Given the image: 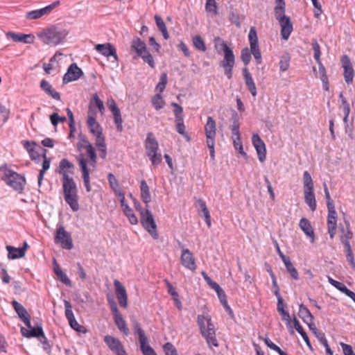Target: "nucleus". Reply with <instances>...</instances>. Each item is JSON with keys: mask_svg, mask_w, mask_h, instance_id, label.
<instances>
[{"mask_svg": "<svg viewBox=\"0 0 355 355\" xmlns=\"http://www.w3.org/2000/svg\"><path fill=\"white\" fill-rule=\"evenodd\" d=\"M74 164L66 158L60 160L56 172L62 175L64 199L73 211L79 209L78 189L73 178L69 174H74Z\"/></svg>", "mask_w": 355, "mask_h": 355, "instance_id": "1", "label": "nucleus"}, {"mask_svg": "<svg viewBox=\"0 0 355 355\" xmlns=\"http://www.w3.org/2000/svg\"><path fill=\"white\" fill-rule=\"evenodd\" d=\"M215 48L218 53L223 52V59L220 62V66L223 69L224 73L228 80L232 78L233 69L235 66V55L231 47L223 40L217 37L214 40Z\"/></svg>", "mask_w": 355, "mask_h": 355, "instance_id": "2", "label": "nucleus"}, {"mask_svg": "<svg viewBox=\"0 0 355 355\" xmlns=\"http://www.w3.org/2000/svg\"><path fill=\"white\" fill-rule=\"evenodd\" d=\"M197 324L202 336L206 340L207 345L211 347H218L216 338V329L209 315H198Z\"/></svg>", "mask_w": 355, "mask_h": 355, "instance_id": "3", "label": "nucleus"}, {"mask_svg": "<svg viewBox=\"0 0 355 355\" xmlns=\"http://www.w3.org/2000/svg\"><path fill=\"white\" fill-rule=\"evenodd\" d=\"M0 171H3L1 180L4 181L8 186L18 192H21L24 189L26 179L24 175L12 171L4 164L0 167Z\"/></svg>", "mask_w": 355, "mask_h": 355, "instance_id": "4", "label": "nucleus"}, {"mask_svg": "<svg viewBox=\"0 0 355 355\" xmlns=\"http://www.w3.org/2000/svg\"><path fill=\"white\" fill-rule=\"evenodd\" d=\"M68 32L63 28L51 26L39 35V37L46 44L57 46L65 39Z\"/></svg>", "mask_w": 355, "mask_h": 355, "instance_id": "5", "label": "nucleus"}, {"mask_svg": "<svg viewBox=\"0 0 355 355\" xmlns=\"http://www.w3.org/2000/svg\"><path fill=\"white\" fill-rule=\"evenodd\" d=\"M303 186L304 202L309 207L311 211H315L317 207L315 196L314 193V185L311 175L308 171L303 173Z\"/></svg>", "mask_w": 355, "mask_h": 355, "instance_id": "6", "label": "nucleus"}, {"mask_svg": "<svg viewBox=\"0 0 355 355\" xmlns=\"http://www.w3.org/2000/svg\"><path fill=\"white\" fill-rule=\"evenodd\" d=\"M206 144L209 150V155L212 160L215 159V138L216 136V123L212 116H208L205 125Z\"/></svg>", "mask_w": 355, "mask_h": 355, "instance_id": "7", "label": "nucleus"}, {"mask_svg": "<svg viewBox=\"0 0 355 355\" xmlns=\"http://www.w3.org/2000/svg\"><path fill=\"white\" fill-rule=\"evenodd\" d=\"M285 12H275V16L281 26L282 38L287 40L293 30V26L290 17L286 15Z\"/></svg>", "mask_w": 355, "mask_h": 355, "instance_id": "8", "label": "nucleus"}, {"mask_svg": "<svg viewBox=\"0 0 355 355\" xmlns=\"http://www.w3.org/2000/svg\"><path fill=\"white\" fill-rule=\"evenodd\" d=\"M54 241L65 250H71L73 247L71 234L66 231L62 225L57 227Z\"/></svg>", "mask_w": 355, "mask_h": 355, "instance_id": "9", "label": "nucleus"}, {"mask_svg": "<svg viewBox=\"0 0 355 355\" xmlns=\"http://www.w3.org/2000/svg\"><path fill=\"white\" fill-rule=\"evenodd\" d=\"M171 106L174 107L173 114L175 116L176 131L189 141L190 138L186 131V127L184 123L183 108L180 105L175 102L171 103Z\"/></svg>", "mask_w": 355, "mask_h": 355, "instance_id": "10", "label": "nucleus"}, {"mask_svg": "<svg viewBox=\"0 0 355 355\" xmlns=\"http://www.w3.org/2000/svg\"><path fill=\"white\" fill-rule=\"evenodd\" d=\"M140 218L141 224L143 227L154 239H157L159 237V234L157 231V225L151 211L146 209L145 213L141 214Z\"/></svg>", "mask_w": 355, "mask_h": 355, "instance_id": "11", "label": "nucleus"}, {"mask_svg": "<svg viewBox=\"0 0 355 355\" xmlns=\"http://www.w3.org/2000/svg\"><path fill=\"white\" fill-rule=\"evenodd\" d=\"M103 340L107 347L112 351L115 355H126V351L121 340L110 335L104 336Z\"/></svg>", "mask_w": 355, "mask_h": 355, "instance_id": "12", "label": "nucleus"}, {"mask_svg": "<svg viewBox=\"0 0 355 355\" xmlns=\"http://www.w3.org/2000/svg\"><path fill=\"white\" fill-rule=\"evenodd\" d=\"M340 62L342 67L344 69L343 76L345 81L347 85L352 84L354 76V70L352 67L349 57L347 55H342Z\"/></svg>", "mask_w": 355, "mask_h": 355, "instance_id": "13", "label": "nucleus"}, {"mask_svg": "<svg viewBox=\"0 0 355 355\" xmlns=\"http://www.w3.org/2000/svg\"><path fill=\"white\" fill-rule=\"evenodd\" d=\"M20 331L21 335L28 338H37L38 339L41 336H44V333L40 320L35 322V327H32L31 324L30 327H21Z\"/></svg>", "mask_w": 355, "mask_h": 355, "instance_id": "14", "label": "nucleus"}, {"mask_svg": "<svg viewBox=\"0 0 355 355\" xmlns=\"http://www.w3.org/2000/svg\"><path fill=\"white\" fill-rule=\"evenodd\" d=\"M252 143L256 149L259 160L261 162H263L266 158V148L265 143L258 133H253Z\"/></svg>", "mask_w": 355, "mask_h": 355, "instance_id": "15", "label": "nucleus"}, {"mask_svg": "<svg viewBox=\"0 0 355 355\" xmlns=\"http://www.w3.org/2000/svg\"><path fill=\"white\" fill-rule=\"evenodd\" d=\"M83 75V71L78 67L76 63H72L67 69V73L62 78V83L64 84L78 80L81 76Z\"/></svg>", "mask_w": 355, "mask_h": 355, "instance_id": "16", "label": "nucleus"}, {"mask_svg": "<svg viewBox=\"0 0 355 355\" xmlns=\"http://www.w3.org/2000/svg\"><path fill=\"white\" fill-rule=\"evenodd\" d=\"M95 50L105 57L112 56L116 62H118L119 57L116 53V49L113 44L110 42L105 44H98L95 45Z\"/></svg>", "mask_w": 355, "mask_h": 355, "instance_id": "17", "label": "nucleus"}, {"mask_svg": "<svg viewBox=\"0 0 355 355\" xmlns=\"http://www.w3.org/2000/svg\"><path fill=\"white\" fill-rule=\"evenodd\" d=\"M346 230L343 225H340L339 230L342 233L340 236L341 243L344 245L345 249L350 248L351 245L349 241L353 238V232L350 227V223L347 220H345Z\"/></svg>", "mask_w": 355, "mask_h": 355, "instance_id": "18", "label": "nucleus"}, {"mask_svg": "<svg viewBox=\"0 0 355 355\" xmlns=\"http://www.w3.org/2000/svg\"><path fill=\"white\" fill-rule=\"evenodd\" d=\"M11 304L20 320L24 322L27 327H30L31 318L26 308L16 300H13Z\"/></svg>", "mask_w": 355, "mask_h": 355, "instance_id": "19", "label": "nucleus"}, {"mask_svg": "<svg viewBox=\"0 0 355 355\" xmlns=\"http://www.w3.org/2000/svg\"><path fill=\"white\" fill-rule=\"evenodd\" d=\"M115 292L119 303L121 307L128 306V295L124 286L117 279L114 281Z\"/></svg>", "mask_w": 355, "mask_h": 355, "instance_id": "20", "label": "nucleus"}, {"mask_svg": "<svg viewBox=\"0 0 355 355\" xmlns=\"http://www.w3.org/2000/svg\"><path fill=\"white\" fill-rule=\"evenodd\" d=\"M181 263L186 268L195 271L197 266L195 261L193 254L189 249H182V254L180 257Z\"/></svg>", "mask_w": 355, "mask_h": 355, "instance_id": "21", "label": "nucleus"}, {"mask_svg": "<svg viewBox=\"0 0 355 355\" xmlns=\"http://www.w3.org/2000/svg\"><path fill=\"white\" fill-rule=\"evenodd\" d=\"M144 146L147 156L159 151L158 141L152 132L147 133Z\"/></svg>", "mask_w": 355, "mask_h": 355, "instance_id": "22", "label": "nucleus"}, {"mask_svg": "<svg viewBox=\"0 0 355 355\" xmlns=\"http://www.w3.org/2000/svg\"><path fill=\"white\" fill-rule=\"evenodd\" d=\"M87 123L89 132L96 136V139H100L105 137L103 134V128L99 123L96 121L94 116H88Z\"/></svg>", "mask_w": 355, "mask_h": 355, "instance_id": "23", "label": "nucleus"}, {"mask_svg": "<svg viewBox=\"0 0 355 355\" xmlns=\"http://www.w3.org/2000/svg\"><path fill=\"white\" fill-rule=\"evenodd\" d=\"M6 36L11 38L15 42H21L23 44H33L35 40V36L31 33L24 34L21 33L8 32Z\"/></svg>", "mask_w": 355, "mask_h": 355, "instance_id": "24", "label": "nucleus"}, {"mask_svg": "<svg viewBox=\"0 0 355 355\" xmlns=\"http://www.w3.org/2000/svg\"><path fill=\"white\" fill-rule=\"evenodd\" d=\"M242 73L243 76L245 84L252 94V96H256L257 94V90L254 82L253 78L248 67H243L242 69Z\"/></svg>", "mask_w": 355, "mask_h": 355, "instance_id": "25", "label": "nucleus"}, {"mask_svg": "<svg viewBox=\"0 0 355 355\" xmlns=\"http://www.w3.org/2000/svg\"><path fill=\"white\" fill-rule=\"evenodd\" d=\"M40 88L49 96L52 98L60 101V94L58 92H57L53 86L45 79H42L40 84Z\"/></svg>", "mask_w": 355, "mask_h": 355, "instance_id": "26", "label": "nucleus"}, {"mask_svg": "<svg viewBox=\"0 0 355 355\" xmlns=\"http://www.w3.org/2000/svg\"><path fill=\"white\" fill-rule=\"evenodd\" d=\"M299 225L305 235L311 239V242L313 243L315 234L310 221L306 218H302L300 220Z\"/></svg>", "mask_w": 355, "mask_h": 355, "instance_id": "27", "label": "nucleus"}, {"mask_svg": "<svg viewBox=\"0 0 355 355\" xmlns=\"http://www.w3.org/2000/svg\"><path fill=\"white\" fill-rule=\"evenodd\" d=\"M285 307H286V304H284L283 300L277 301V310L281 315L282 320L286 321V327L288 329H292L291 318L288 311L285 309Z\"/></svg>", "mask_w": 355, "mask_h": 355, "instance_id": "28", "label": "nucleus"}, {"mask_svg": "<svg viewBox=\"0 0 355 355\" xmlns=\"http://www.w3.org/2000/svg\"><path fill=\"white\" fill-rule=\"evenodd\" d=\"M130 47L139 57L148 51L146 43L139 37H135L132 39Z\"/></svg>", "mask_w": 355, "mask_h": 355, "instance_id": "29", "label": "nucleus"}, {"mask_svg": "<svg viewBox=\"0 0 355 355\" xmlns=\"http://www.w3.org/2000/svg\"><path fill=\"white\" fill-rule=\"evenodd\" d=\"M53 265L54 272L58 276L60 281L64 284L66 286H70L71 285V280L67 274L62 270L55 259H53Z\"/></svg>", "mask_w": 355, "mask_h": 355, "instance_id": "30", "label": "nucleus"}, {"mask_svg": "<svg viewBox=\"0 0 355 355\" xmlns=\"http://www.w3.org/2000/svg\"><path fill=\"white\" fill-rule=\"evenodd\" d=\"M298 315L307 325L310 322H313V315L311 314L309 309L303 304L299 306Z\"/></svg>", "mask_w": 355, "mask_h": 355, "instance_id": "31", "label": "nucleus"}, {"mask_svg": "<svg viewBox=\"0 0 355 355\" xmlns=\"http://www.w3.org/2000/svg\"><path fill=\"white\" fill-rule=\"evenodd\" d=\"M293 324H294L295 329L301 335V336L302 337L303 340L306 343L307 347L311 350H313V347H312V345L311 344V342L309 340V336H308L307 334L304 330V329L301 326L299 320L297 319V318L295 316V315H293Z\"/></svg>", "mask_w": 355, "mask_h": 355, "instance_id": "32", "label": "nucleus"}, {"mask_svg": "<svg viewBox=\"0 0 355 355\" xmlns=\"http://www.w3.org/2000/svg\"><path fill=\"white\" fill-rule=\"evenodd\" d=\"M6 248L9 259H17L24 257V248H15L11 245H6Z\"/></svg>", "mask_w": 355, "mask_h": 355, "instance_id": "33", "label": "nucleus"}, {"mask_svg": "<svg viewBox=\"0 0 355 355\" xmlns=\"http://www.w3.org/2000/svg\"><path fill=\"white\" fill-rule=\"evenodd\" d=\"M232 124L230 125V129L232 130V134L234 136H236L235 139H239L241 137L240 134V123H239V116L236 111H234L232 114Z\"/></svg>", "mask_w": 355, "mask_h": 355, "instance_id": "34", "label": "nucleus"}, {"mask_svg": "<svg viewBox=\"0 0 355 355\" xmlns=\"http://www.w3.org/2000/svg\"><path fill=\"white\" fill-rule=\"evenodd\" d=\"M141 198L144 203L148 205L151 201L149 187L145 180L140 182Z\"/></svg>", "mask_w": 355, "mask_h": 355, "instance_id": "35", "label": "nucleus"}, {"mask_svg": "<svg viewBox=\"0 0 355 355\" xmlns=\"http://www.w3.org/2000/svg\"><path fill=\"white\" fill-rule=\"evenodd\" d=\"M113 318L119 330L121 331L125 336H128L130 334L129 329L122 315H116Z\"/></svg>", "mask_w": 355, "mask_h": 355, "instance_id": "36", "label": "nucleus"}, {"mask_svg": "<svg viewBox=\"0 0 355 355\" xmlns=\"http://www.w3.org/2000/svg\"><path fill=\"white\" fill-rule=\"evenodd\" d=\"M218 297L220 300V303L223 306L225 310L230 315V318L232 320H235L234 313L232 309H231L230 306L228 304V302L227 300V296H226L225 291L223 293H221L220 294L219 293V295H218Z\"/></svg>", "mask_w": 355, "mask_h": 355, "instance_id": "37", "label": "nucleus"}, {"mask_svg": "<svg viewBox=\"0 0 355 355\" xmlns=\"http://www.w3.org/2000/svg\"><path fill=\"white\" fill-rule=\"evenodd\" d=\"M287 272L290 274L291 277L295 279H299V274L297 269L294 267L293 263L291 261L290 257L283 261Z\"/></svg>", "mask_w": 355, "mask_h": 355, "instance_id": "38", "label": "nucleus"}, {"mask_svg": "<svg viewBox=\"0 0 355 355\" xmlns=\"http://www.w3.org/2000/svg\"><path fill=\"white\" fill-rule=\"evenodd\" d=\"M133 327L135 334H137L139 336V341L140 344L144 342H148V337L146 336L144 331L142 329L140 324L137 321L134 322Z\"/></svg>", "mask_w": 355, "mask_h": 355, "instance_id": "39", "label": "nucleus"}, {"mask_svg": "<svg viewBox=\"0 0 355 355\" xmlns=\"http://www.w3.org/2000/svg\"><path fill=\"white\" fill-rule=\"evenodd\" d=\"M151 102L154 108L157 111L163 108L166 104V102L160 93L154 95L152 97Z\"/></svg>", "mask_w": 355, "mask_h": 355, "instance_id": "40", "label": "nucleus"}, {"mask_svg": "<svg viewBox=\"0 0 355 355\" xmlns=\"http://www.w3.org/2000/svg\"><path fill=\"white\" fill-rule=\"evenodd\" d=\"M95 145L99 151L100 157L102 159H105L107 156V146L105 144V137L100 139H96Z\"/></svg>", "mask_w": 355, "mask_h": 355, "instance_id": "41", "label": "nucleus"}, {"mask_svg": "<svg viewBox=\"0 0 355 355\" xmlns=\"http://www.w3.org/2000/svg\"><path fill=\"white\" fill-rule=\"evenodd\" d=\"M248 40L250 48L258 47L259 41L257 31L254 26H252L248 33Z\"/></svg>", "mask_w": 355, "mask_h": 355, "instance_id": "42", "label": "nucleus"}, {"mask_svg": "<svg viewBox=\"0 0 355 355\" xmlns=\"http://www.w3.org/2000/svg\"><path fill=\"white\" fill-rule=\"evenodd\" d=\"M123 211L124 214L128 217L130 224L137 225L138 223L137 217L134 214L133 210L129 207V205H125L124 209H123Z\"/></svg>", "mask_w": 355, "mask_h": 355, "instance_id": "43", "label": "nucleus"}, {"mask_svg": "<svg viewBox=\"0 0 355 355\" xmlns=\"http://www.w3.org/2000/svg\"><path fill=\"white\" fill-rule=\"evenodd\" d=\"M291 56L288 53L284 54L279 60V69L281 71H286L290 66Z\"/></svg>", "mask_w": 355, "mask_h": 355, "instance_id": "44", "label": "nucleus"}, {"mask_svg": "<svg viewBox=\"0 0 355 355\" xmlns=\"http://www.w3.org/2000/svg\"><path fill=\"white\" fill-rule=\"evenodd\" d=\"M85 149L87 151V154L90 159V164L94 166L97 161V155L96 153L95 148L93 147L92 144H88L87 148H86Z\"/></svg>", "mask_w": 355, "mask_h": 355, "instance_id": "45", "label": "nucleus"}, {"mask_svg": "<svg viewBox=\"0 0 355 355\" xmlns=\"http://www.w3.org/2000/svg\"><path fill=\"white\" fill-rule=\"evenodd\" d=\"M251 48L249 49L248 47L243 48L241 51V59L245 66H247L251 60Z\"/></svg>", "mask_w": 355, "mask_h": 355, "instance_id": "46", "label": "nucleus"}, {"mask_svg": "<svg viewBox=\"0 0 355 355\" xmlns=\"http://www.w3.org/2000/svg\"><path fill=\"white\" fill-rule=\"evenodd\" d=\"M193 44L198 51H205L207 49L205 42L200 35H195L193 37Z\"/></svg>", "mask_w": 355, "mask_h": 355, "instance_id": "47", "label": "nucleus"}, {"mask_svg": "<svg viewBox=\"0 0 355 355\" xmlns=\"http://www.w3.org/2000/svg\"><path fill=\"white\" fill-rule=\"evenodd\" d=\"M311 46L312 49L314 51L313 57L316 62L320 61V57H321V51H320V46L319 43L318 42V40L315 38L311 40Z\"/></svg>", "mask_w": 355, "mask_h": 355, "instance_id": "48", "label": "nucleus"}, {"mask_svg": "<svg viewBox=\"0 0 355 355\" xmlns=\"http://www.w3.org/2000/svg\"><path fill=\"white\" fill-rule=\"evenodd\" d=\"M168 83V76L166 73H162L159 77V81L156 85V89L162 93L164 91Z\"/></svg>", "mask_w": 355, "mask_h": 355, "instance_id": "49", "label": "nucleus"}, {"mask_svg": "<svg viewBox=\"0 0 355 355\" xmlns=\"http://www.w3.org/2000/svg\"><path fill=\"white\" fill-rule=\"evenodd\" d=\"M51 124L56 128L59 123H64L67 121L65 116H60L57 112H53L50 115Z\"/></svg>", "mask_w": 355, "mask_h": 355, "instance_id": "50", "label": "nucleus"}, {"mask_svg": "<svg viewBox=\"0 0 355 355\" xmlns=\"http://www.w3.org/2000/svg\"><path fill=\"white\" fill-rule=\"evenodd\" d=\"M308 327L311 331V332L316 336V338L319 340L320 343L322 344V340L324 338H326L324 334L322 332H320L317 327H315L314 322H310L308 324Z\"/></svg>", "mask_w": 355, "mask_h": 355, "instance_id": "51", "label": "nucleus"}, {"mask_svg": "<svg viewBox=\"0 0 355 355\" xmlns=\"http://www.w3.org/2000/svg\"><path fill=\"white\" fill-rule=\"evenodd\" d=\"M113 118H114V122L116 125V130L119 132H121L123 130V119L121 117V111L116 112L114 113H112Z\"/></svg>", "mask_w": 355, "mask_h": 355, "instance_id": "52", "label": "nucleus"}, {"mask_svg": "<svg viewBox=\"0 0 355 355\" xmlns=\"http://www.w3.org/2000/svg\"><path fill=\"white\" fill-rule=\"evenodd\" d=\"M139 57H141L143 61L147 63L152 69L155 67L154 58L148 51H146L144 54H142V55H140Z\"/></svg>", "mask_w": 355, "mask_h": 355, "instance_id": "53", "label": "nucleus"}, {"mask_svg": "<svg viewBox=\"0 0 355 355\" xmlns=\"http://www.w3.org/2000/svg\"><path fill=\"white\" fill-rule=\"evenodd\" d=\"M107 180L111 189L116 192L117 189H120L119 184L116 177L112 173H109L107 175Z\"/></svg>", "mask_w": 355, "mask_h": 355, "instance_id": "54", "label": "nucleus"}, {"mask_svg": "<svg viewBox=\"0 0 355 355\" xmlns=\"http://www.w3.org/2000/svg\"><path fill=\"white\" fill-rule=\"evenodd\" d=\"M259 339L263 340L268 347L275 351L277 354L282 350L279 346L272 343L268 337L263 338L262 336H259Z\"/></svg>", "mask_w": 355, "mask_h": 355, "instance_id": "55", "label": "nucleus"}, {"mask_svg": "<svg viewBox=\"0 0 355 355\" xmlns=\"http://www.w3.org/2000/svg\"><path fill=\"white\" fill-rule=\"evenodd\" d=\"M140 349L144 355H157L154 349L148 345V342L140 344Z\"/></svg>", "mask_w": 355, "mask_h": 355, "instance_id": "56", "label": "nucleus"}, {"mask_svg": "<svg viewBox=\"0 0 355 355\" xmlns=\"http://www.w3.org/2000/svg\"><path fill=\"white\" fill-rule=\"evenodd\" d=\"M164 282L165 283L168 293L172 296L173 300H176L177 298L179 297V295L178 293L176 291L175 288L171 284L168 279H164Z\"/></svg>", "mask_w": 355, "mask_h": 355, "instance_id": "57", "label": "nucleus"}, {"mask_svg": "<svg viewBox=\"0 0 355 355\" xmlns=\"http://www.w3.org/2000/svg\"><path fill=\"white\" fill-rule=\"evenodd\" d=\"M205 10L207 12H211L214 15L218 13L217 5L215 0H206Z\"/></svg>", "mask_w": 355, "mask_h": 355, "instance_id": "58", "label": "nucleus"}, {"mask_svg": "<svg viewBox=\"0 0 355 355\" xmlns=\"http://www.w3.org/2000/svg\"><path fill=\"white\" fill-rule=\"evenodd\" d=\"M149 159L151 163L154 166L159 165L162 161V156L160 152L157 151L156 153H152L148 155Z\"/></svg>", "mask_w": 355, "mask_h": 355, "instance_id": "59", "label": "nucleus"}, {"mask_svg": "<svg viewBox=\"0 0 355 355\" xmlns=\"http://www.w3.org/2000/svg\"><path fill=\"white\" fill-rule=\"evenodd\" d=\"M107 303L110 306V309L112 313H113V318L115 317L116 315H121V313H119L117 304H116V302L114 300V299L112 297L108 296L107 298Z\"/></svg>", "mask_w": 355, "mask_h": 355, "instance_id": "60", "label": "nucleus"}, {"mask_svg": "<svg viewBox=\"0 0 355 355\" xmlns=\"http://www.w3.org/2000/svg\"><path fill=\"white\" fill-rule=\"evenodd\" d=\"M163 349L165 355H178L176 348L170 342L165 343L163 346Z\"/></svg>", "mask_w": 355, "mask_h": 355, "instance_id": "61", "label": "nucleus"}, {"mask_svg": "<svg viewBox=\"0 0 355 355\" xmlns=\"http://www.w3.org/2000/svg\"><path fill=\"white\" fill-rule=\"evenodd\" d=\"M68 322L70 327L75 331L82 333L87 332V329H85V327L83 325L79 324L75 318L71 319V320H69Z\"/></svg>", "mask_w": 355, "mask_h": 355, "instance_id": "62", "label": "nucleus"}, {"mask_svg": "<svg viewBox=\"0 0 355 355\" xmlns=\"http://www.w3.org/2000/svg\"><path fill=\"white\" fill-rule=\"evenodd\" d=\"M337 222L327 220V230L331 239H334L336 233Z\"/></svg>", "mask_w": 355, "mask_h": 355, "instance_id": "63", "label": "nucleus"}, {"mask_svg": "<svg viewBox=\"0 0 355 355\" xmlns=\"http://www.w3.org/2000/svg\"><path fill=\"white\" fill-rule=\"evenodd\" d=\"M345 252L347 261L351 268L355 271V260L352 248L345 249Z\"/></svg>", "mask_w": 355, "mask_h": 355, "instance_id": "64", "label": "nucleus"}]
</instances>
